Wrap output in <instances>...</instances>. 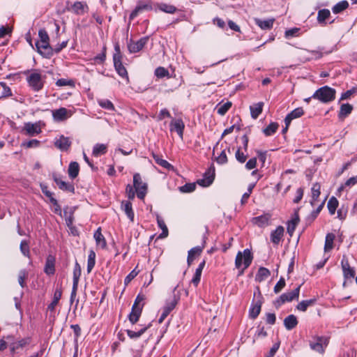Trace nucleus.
Masks as SVG:
<instances>
[{"label":"nucleus","mask_w":357,"mask_h":357,"mask_svg":"<svg viewBox=\"0 0 357 357\" xmlns=\"http://www.w3.org/2000/svg\"><path fill=\"white\" fill-rule=\"evenodd\" d=\"M335 89L324 86L317 89L312 95V98L323 103H328L335 100Z\"/></svg>","instance_id":"1"},{"label":"nucleus","mask_w":357,"mask_h":357,"mask_svg":"<svg viewBox=\"0 0 357 357\" xmlns=\"http://www.w3.org/2000/svg\"><path fill=\"white\" fill-rule=\"evenodd\" d=\"M145 299V296L142 294H138L135 298L132 307V311L129 314V320L132 324L137 323L141 316L144 303H142Z\"/></svg>","instance_id":"2"},{"label":"nucleus","mask_w":357,"mask_h":357,"mask_svg":"<svg viewBox=\"0 0 357 357\" xmlns=\"http://www.w3.org/2000/svg\"><path fill=\"white\" fill-rule=\"evenodd\" d=\"M115 53L113 55V61L115 70L117 73L122 77L128 79V72L126 68L123 66L121 61V54L119 45H116L114 47Z\"/></svg>","instance_id":"3"},{"label":"nucleus","mask_w":357,"mask_h":357,"mask_svg":"<svg viewBox=\"0 0 357 357\" xmlns=\"http://www.w3.org/2000/svg\"><path fill=\"white\" fill-rule=\"evenodd\" d=\"M252 260V255L249 249H245L243 252H238L236 257L235 265L237 268H239L243 264V270L247 268L251 264Z\"/></svg>","instance_id":"4"},{"label":"nucleus","mask_w":357,"mask_h":357,"mask_svg":"<svg viewBox=\"0 0 357 357\" xmlns=\"http://www.w3.org/2000/svg\"><path fill=\"white\" fill-rule=\"evenodd\" d=\"M29 85L36 91L43 87V81L41 74L37 70L31 72L26 77Z\"/></svg>","instance_id":"5"},{"label":"nucleus","mask_w":357,"mask_h":357,"mask_svg":"<svg viewBox=\"0 0 357 357\" xmlns=\"http://www.w3.org/2000/svg\"><path fill=\"white\" fill-rule=\"evenodd\" d=\"M133 183L137 197L140 199H143L146 194L147 186L146 183L142 182L139 174L137 173L134 174Z\"/></svg>","instance_id":"6"},{"label":"nucleus","mask_w":357,"mask_h":357,"mask_svg":"<svg viewBox=\"0 0 357 357\" xmlns=\"http://www.w3.org/2000/svg\"><path fill=\"white\" fill-rule=\"evenodd\" d=\"M301 285L290 292L282 294L280 298L275 301L276 307L280 306L285 302H290L294 299H298L300 293Z\"/></svg>","instance_id":"7"},{"label":"nucleus","mask_w":357,"mask_h":357,"mask_svg":"<svg viewBox=\"0 0 357 357\" xmlns=\"http://www.w3.org/2000/svg\"><path fill=\"white\" fill-rule=\"evenodd\" d=\"M149 39V36L141 38L137 41L130 40L128 43V48L130 53H137L142 50L145 45L148 43Z\"/></svg>","instance_id":"8"},{"label":"nucleus","mask_w":357,"mask_h":357,"mask_svg":"<svg viewBox=\"0 0 357 357\" xmlns=\"http://www.w3.org/2000/svg\"><path fill=\"white\" fill-rule=\"evenodd\" d=\"M52 117L55 121H63L73 115V112L65 107H60L58 109L52 111Z\"/></svg>","instance_id":"9"},{"label":"nucleus","mask_w":357,"mask_h":357,"mask_svg":"<svg viewBox=\"0 0 357 357\" xmlns=\"http://www.w3.org/2000/svg\"><path fill=\"white\" fill-rule=\"evenodd\" d=\"M257 291H258V299H257V301H256L255 302H253L252 303V305L249 310V315L253 319H256L258 317V315L259 314L260 311H261V304H262V301H261L262 297H261V294L259 291V288L257 289Z\"/></svg>","instance_id":"10"},{"label":"nucleus","mask_w":357,"mask_h":357,"mask_svg":"<svg viewBox=\"0 0 357 357\" xmlns=\"http://www.w3.org/2000/svg\"><path fill=\"white\" fill-rule=\"evenodd\" d=\"M23 130L26 135L29 136H35L42 132L40 123H25L23 127Z\"/></svg>","instance_id":"11"},{"label":"nucleus","mask_w":357,"mask_h":357,"mask_svg":"<svg viewBox=\"0 0 357 357\" xmlns=\"http://www.w3.org/2000/svg\"><path fill=\"white\" fill-rule=\"evenodd\" d=\"M327 344V338L324 337H317V341L315 342H310V346L312 350L319 353H323L324 351V347H326Z\"/></svg>","instance_id":"12"},{"label":"nucleus","mask_w":357,"mask_h":357,"mask_svg":"<svg viewBox=\"0 0 357 357\" xmlns=\"http://www.w3.org/2000/svg\"><path fill=\"white\" fill-rule=\"evenodd\" d=\"M36 46L38 49V52L46 58H50L53 55V48L47 43V45L45 43H42L41 41H37Z\"/></svg>","instance_id":"13"},{"label":"nucleus","mask_w":357,"mask_h":357,"mask_svg":"<svg viewBox=\"0 0 357 357\" xmlns=\"http://www.w3.org/2000/svg\"><path fill=\"white\" fill-rule=\"evenodd\" d=\"M185 125L181 119H173L170 123V130L176 131L180 138L182 139L183 137V130Z\"/></svg>","instance_id":"14"},{"label":"nucleus","mask_w":357,"mask_h":357,"mask_svg":"<svg viewBox=\"0 0 357 357\" xmlns=\"http://www.w3.org/2000/svg\"><path fill=\"white\" fill-rule=\"evenodd\" d=\"M54 146L61 151H65L71 146V141L68 137L61 135L55 140Z\"/></svg>","instance_id":"15"},{"label":"nucleus","mask_w":357,"mask_h":357,"mask_svg":"<svg viewBox=\"0 0 357 357\" xmlns=\"http://www.w3.org/2000/svg\"><path fill=\"white\" fill-rule=\"evenodd\" d=\"M215 176V172L214 169L208 170L207 172H206L204 175V178L202 179H199L197 181V183L203 187H208L209 186L213 181Z\"/></svg>","instance_id":"16"},{"label":"nucleus","mask_w":357,"mask_h":357,"mask_svg":"<svg viewBox=\"0 0 357 357\" xmlns=\"http://www.w3.org/2000/svg\"><path fill=\"white\" fill-rule=\"evenodd\" d=\"M44 271L47 275H53L55 272V257L51 255H48L44 268Z\"/></svg>","instance_id":"17"},{"label":"nucleus","mask_w":357,"mask_h":357,"mask_svg":"<svg viewBox=\"0 0 357 357\" xmlns=\"http://www.w3.org/2000/svg\"><path fill=\"white\" fill-rule=\"evenodd\" d=\"M54 181L61 190L70 192H74L75 188L72 183H66L55 175L54 176Z\"/></svg>","instance_id":"18"},{"label":"nucleus","mask_w":357,"mask_h":357,"mask_svg":"<svg viewBox=\"0 0 357 357\" xmlns=\"http://www.w3.org/2000/svg\"><path fill=\"white\" fill-rule=\"evenodd\" d=\"M303 109L301 107H298L287 114L284 119L285 124L289 126L291 121L296 118L301 117L303 114Z\"/></svg>","instance_id":"19"},{"label":"nucleus","mask_w":357,"mask_h":357,"mask_svg":"<svg viewBox=\"0 0 357 357\" xmlns=\"http://www.w3.org/2000/svg\"><path fill=\"white\" fill-rule=\"evenodd\" d=\"M284 234V228L282 226H278L274 231L271 234V241L278 245L282 239Z\"/></svg>","instance_id":"20"},{"label":"nucleus","mask_w":357,"mask_h":357,"mask_svg":"<svg viewBox=\"0 0 357 357\" xmlns=\"http://www.w3.org/2000/svg\"><path fill=\"white\" fill-rule=\"evenodd\" d=\"M299 216L298 212H295L294 217L287 223V233L292 236L297 225L299 222Z\"/></svg>","instance_id":"21"},{"label":"nucleus","mask_w":357,"mask_h":357,"mask_svg":"<svg viewBox=\"0 0 357 357\" xmlns=\"http://www.w3.org/2000/svg\"><path fill=\"white\" fill-rule=\"evenodd\" d=\"M353 110V106L349 103H344L341 105L338 117L340 119H344L349 114L351 113Z\"/></svg>","instance_id":"22"},{"label":"nucleus","mask_w":357,"mask_h":357,"mask_svg":"<svg viewBox=\"0 0 357 357\" xmlns=\"http://www.w3.org/2000/svg\"><path fill=\"white\" fill-rule=\"evenodd\" d=\"M263 106H264V102H259L254 104L250 107L251 116L253 119H256L258 118V116L262 112Z\"/></svg>","instance_id":"23"},{"label":"nucleus","mask_w":357,"mask_h":357,"mask_svg":"<svg viewBox=\"0 0 357 357\" xmlns=\"http://www.w3.org/2000/svg\"><path fill=\"white\" fill-rule=\"evenodd\" d=\"M254 20L257 25H258L261 29L264 30L271 29L274 22V19L262 20L259 18H255Z\"/></svg>","instance_id":"24"},{"label":"nucleus","mask_w":357,"mask_h":357,"mask_svg":"<svg viewBox=\"0 0 357 357\" xmlns=\"http://www.w3.org/2000/svg\"><path fill=\"white\" fill-rule=\"evenodd\" d=\"M297 324V318L294 314L287 316L284 320V325L287 330H291L294 328Z\"/></svg>","instance_id":"25"},{"label":"nucleus","mask_w":357,"mask_h":357,"mask_svg":"<svg viewBox=\"0 0 357 357\" xmlns=\"http://www.w3.org/2000/svg\"><path fill=\"white\" fill-rule=\"evenodd\" d=\"M202 250L203 247L197 246L188 251L187 261L189 266L191 264L196 256L200 255Z\"/></svg>","instance_id":"26"},{"label":"nucleus","mask_w":357,"mask_h":357,"mask_svg":"<svg viewBox=\"0 0 357 357\" xmlns=\"http://www.w3.org/2000/svg\"><path fill=\"white\" fill-rule=\"evenodd\" d=\"M79 172V165L77 162H71L69 165L68 172L69 177L72 179L75 178Z\"/></svg>","instance_id":"27"},{"label":"nucleus","mask_w":357,"mask_h":357,"mask_svg":"<svg viewBox=\"0 0 357 357\" xmlns=\"http://www.w3.org/2000/svg\"><path fill=\"white\" fill-rule=\"evenodd\" d=\"M107 146L104 144H96L93 149L92 154L95 157H98L106 153Z\"/></svg>","instance_id":"28"},{"label":"nucleus","mask_w":357,"mask_h":357,"mask_svg":"<svg viewBox=\"0 0 357 357\" xmlns=\"http://www.w3.org/2000/svg\"><path fill=\"white\" fill-rule=\"evenodd\" d=\"M121 208L128 218L132 222L134 220V212L132 211V204L130 202H123Z\"/></svg>","instance_id":"29"},{"label":"nucleus","mask_w":357,"mask_h":357,"mask_svg":"<svg viewBox=\"0 0 357 357\" xmlns=\"http://www.w3.org/2000/svg\"><path fill=\"white\" fill-rule=\"evenodd\" d=\"M205 263L206 262L204 260L202 263L199 264L198 268L195 271V275L193 276V278L192 279V282L195 286H197V284L200 282L202 270L204 268Z\"/></svg>","instance_id":"30"},{"label":"nucleus","mask_w":357,"mask_h":357,"mask_svg":"<svg viewBox=\"0 0 357 357\" xmlns=\"http://www.w3.org/2000/svg\"><path fill=\"white\" fill-rule=\"evenodd\" d=\"M94 238L98 245L100 246L102 248H105L106 247V241L101 233L100 228H98L94 233Z\"/></svg>","instance_id":"31"},{"label":"nucleus","mask_w":357,"mask_h":357,"mask_svg":"<svg viewBox=\"0 0 357 357\" xmlns=\"http://www.w3.org/2000/svg\"><path fill=\"white\" fill-rule=\"evenodd\" d=\"M335 238V234L333 233L327 234L325 240L324 251L328 252L333 248V241Z\"/></svg>","instance_id":"32"},{"label":"nucleus","mask_w":357,"mask_h":357,"mask_svg":"<svg viewBox=\"0 0 357 357\" xmlns=\"http://www.w3.org/2000/svg\"><path fill=\"white\" fill-rule=\"evenodd\" d=\"M269 217L267 215H260L253 218L252 222L260 227H265L268 225Z\"/></svg>","instance_id":"33"},{"label":"nucleus","mask_w":357,"mask_h":357,"mask_svg":"<svg viewBox=\"0 0 357 357\" xmlns=\"http://www.w3.org/2000/svg\"><path fill=\"white\" fill-rule=\"evenodd\" d=\"M331 16V12L328 9H321L317 14V21L321 24H326V20Z\"/></svg>","instance_id":"34"},{"label":"nucleus","mask_w":357,"mask_h":357,"mask_svg":"<svg viewBox=\"0 0 357 357\" xmlns=\"http://www.w3.org/2000/svg\"><path fill=\"white\" fill-rule=\"evenodd\" d=\"M62 291L61 289H56L54 294V298L52 303L48 305V310L50 311H54L55 307L58 304L59 300L61 298Z\"/></svg>","instance_id":"35"},{"label":"nucleus","mask_w":357,"mask_h":357,"mask_svg":"<svg viewBox=\"0 0 357 357\" xmlns=\"http://www.w3.org/2000/svg\"><path fill=\"white\" fill-rule=\"evenodd\" d=\"M270 275L271 273L268 268L261 267L259 268L258 272L256 275V280L259 282H261L266 280Z\"/></svg>","instance_id":"36"},{"label":"nucleus","mask_w":357,"mask_h":357,"mask_svg":"<svg viewBox=\"0 0 357 357\" xmlns=\"http://www.w3.org/2000/svg\"><path fill=\"white\" fill-rule=\"evenodd\" d=\"M153 158L155 162L161 167L167 169H173V166L170 163H169L167 160L162 159L158 155L153 153Z\"/></svg>","instance_id":"37"},{"label":"nucleus","mask_w":357,"mask_h":357,"mask_svg":"<svg viewBox=\"0 0 357 357\" xmlns=\"http://www.w3.org/2000/svg\"><path fill=\"white\" fill-rule=\"evenodd\" d=\"M315 302H316V299L315 298L303 301L300 302L298 304L296 308L298 310H301L302 312H305V311H306V310L307 309V307L309 306L313 305L315 303Z\"/></svg>","instance_id":"38"},{"label":"nucleus","mask_w":357,"mask_h":357,"mask_svg":"<svg viewBox=\"0 0 357 357\" xmlns=\"http://www.w3.org/2000/svg\"><path fill=\"white\" fill-rule=\"evenodd\" d=\"M29 343V339H22L20 341L13 342L10 341V349L12 352H14L15 350L22 348Z\"/></svg>","instance_id":"39"},{"label":"nucleus","mask_w":357,"mask_h":357,"mask_svg":"<svg viewBox=\"0 0 357 357\" xmlns=\"http://www.w3.org/2000/svg\"><path fill=\"white\" fill-rule=\"evenodd\" d=\"M338 204H339V202H338L337 199L334 197H332L328 200L327 206H328V211H329V213L331 215L335 214V211L338 206Z\"/></svg>","instance_id":"40"},{"label":"nucleus","mask_w":357,"mask_h":357,"mask_svg":"<svg viewBox=\"0 0 357 357\" xmlns=\"http://www.w3.org/2000/svg\"><path fill=\"white\" fill-rule=\"evenodd\" d=\"M178 300L179 296H177L174 294L173 298L167 302L165 306L163 308L170 313V312L173 310L176 307Z\"/></svg>","instance_id":"41"},{"label":"nucleus","mask_w":357,"mask_h":357,"mask_svg":"<svg viewBox=\"0 0 357 357\" xmlns=\"http://www.w3.org/2000/svg\"><path fill=\"white\" fill-rule=\"evenodd\" d=\"M231 107V102L229 101H227L223 104H219L217 106V112L220 115H225L227 111L230 109Z\"/></svg>","instance_id":"42"},{"label":"nucleus","mask_w":357,"mask_h":357,"mask_svg":"<svg viewBox=\"0 0 357 357\" xmlns=\"http://www.w3.org/2000/svg\"><path fill=\"white\" fill-rule=\"evenodd\" d=\"M349 6V3L347 1H342L337 4H335L332 10L334 13H339L344 10L347 9Z\"/></svg>","instance_id":"43"},{"label":"nucleus","mask_w":357,"mask_h":357,"mask_svg":"<svg viewBox=\"0 0 357 357\" xmlns=\"http://www.w3.org/2000/svg\"><path fill=\"white\" fill-rule=\"evenodd\" d=\"M96 264V253L91 250L88 257L87 272L90 273L93 268Z\"/></svg>","instance_id":"44"},{"label":"nucleus","mask_w":357,"mask_h":357,"mask_svg":"<svg viewBox=\"0 0 357 357\" xmlns=\"http://www.w3.org/2000/svg\"><path fill=\"white\" fill-rule=\"evenodd\" d=\"M158 8L165 13L170 14L174 13L177 10L176 8L174 6L167 3L159 4Z\"/></svg>","instance_id":"45"},{"label":"nucleus","mask_w":357,"mask_h":357,"mask_svg":"<svg viewBox=\"0 0 357 357\" xmlns=\"http://www.w3.org/2000/svg\"><path fill=\"white\" fill-rule=\"evenodd\" d=\"M279 125L278 123H271L266 128L264 129L263 132L266 136H271L274 134L278 130Z\"/></svg>","instance_id":"46"},{"label":"nucleus","mask_w":357,"mask_h":357,"mask_svg":"<svg viewBox=\"0 0 357 357\" xmlns=\"http://www.w3.org/2000/svg\"><path fill=\"white\" fill-rule=\"evenodd\" d=\"M85 5L80 1L75 2L71 8V10L77 15L83 14L85 10Z\"/></svg>","instance_id":"47"},{"label":"nucleus","mask_w":357,"mask_h":357,"mask_svg":"<svg viewBox=\"0 0 357 357\" xmlns=\"http://www.w3.org/2000/svg\"><path fill=\"white\" fill-rule=\"evenodd\" d=\"M20 251L22 255L25 257H30V250L29 242L26 240H23L20 243Z\"/></svg>","instance_id":"48"},{"label":"nucleus","mask_w":357,"mask_h":357,"mask_svg":"<svg viewBox=\"0 0 357 357\" xmlns=\"http://www.w3.org/2000/svg\"><path fill=\"white\" fill-rule=\"evenodd\" d=\"M158 227L162 229V233L160 234V238H165L168 236V229L163 220L158 218L157 219Z\"/></svg>","instance_id":"49"},{"label":"nucleus","mask_w":357,"mask_h":357,"mask_svg":"<svg viewBox=\"0 0 357 357\" xmlns=\"http://www.w3.org/2000/svg\"><path fill=\"white\" fill-rule=\"evenodd\" d=\"M82 269L80 265L77 261L75 262L73 269V283H79V280L81 275Z\"/></svg>","instance_id":"50"},{"label":"nucleus","mask_w":357,"mask_h":357,"mask_svg":"<svg viewBox=\"0 0 357 357\" xmlns=\"http://www.w3.org/2000/svg\"><path fill=\"white\" fill-rule=\"evenodd\" d=\"M99 105L109 111H114V106L112 104V102L107 99H101L98 100Z\"/></svg>","instance_id":"51"},{"label":"nucleus","mask_w":357,"mask_h":357,"mask_svg":"<svg viewBox=\"0 0 357 357\" xmlns=\"http://www.w3.org/2000/svg\"><path fill=\"white\" fill-rule=\"evenodd\" d=\"M28 277V271L25 269L20 270L18 274V282L22 287L25 286V280Z\"/></svg>","instance_id":"52"},{"label":"nucleus","mask_w":357,"mask_h":357,"mask_svg":"<svg viewBox=\"0 0 357 357\" xmlns=\"http://www.w3.org/2000/svg\"><path fill=\"white\" fill-rule=\"evenodd\" d=\"M146 330H147V327H144L137 332H135V331H133L131 330H127L126 332H127L128 335L130 337V338L136 339V338L139 337L142 334H144Z\"/></svg>","instance_id":"53"},{"label":"nucleus","mask_w":357,"mask_h":357,"mask_svg":"<svg viewBox=\"0 0 357 357\" xmlns=\"http://www.w3.org/2000/svg\"><path fill=\"white\" fill-rule=\"evenodd\" d=\"M106 59V47H103L102 53L96 56L93 60L95 63L101 64Z\"/></svg>","instance_id":"54"},{"label":"nucleus","mask_w":357,"mask_h":357,"mask_svg":"<svg viewBox=\"0 0 357 357\" xmlns=\"http://www.w3.org/2000/svg\"><path fill=\"white\" fill-rule=\"evenodd\" d=\"M155 75L158 78L169 77V71L163 67H158L155 70Z\"/></svg>","instance_id":"55"},{"label":"nucleus","mask_w":357,"mask_h":357,"mask_svg":"<svg viewBox=\"0 0 357 357\" xmlns=\"http://www.w3.org/2000/svg\"><path fill=\"white\" fill-rule=\"evenodd\" d=\"M321 186L318 183L313 185L312 188V197L314 201L317 200L320 195Z\"/></svg>","instance_id":"56"},{"label":"nucleus","mask_w":357,"mask_h":357,"mask_svg":"<svg viewBox=\"0 0 357 357\" xmlns=\"http://www.w3.org/2000/svg\"><path fill=\"white\" fill-rule=\"evenodd\" d=\"M357 183V176H354L350 178H349L344 185H341L338 188V191H342L344 188L346 187H351Z\"/></svg>","instance_id":"57"},{"label":"nucleus","mask_w":357,"mask_h":357,"mask_svg":"<svg viewBox=\"0 0 357 357\" xmlns=\"http://www.w3.org/2000/svg\"><path fill=\"white\" fill-rule=\"evenodd\" d=\"M41 189H42V192L47 197L50 199V202L51 203H52L54 205H56L57 206L58 204H57V201L56 199H54L53 197H52V193L51 192H50L48 190H47V186H45V185H41Z\"/></svg>","instance_id":"58"},{"label":"nucleus","mask_w":357,"mask_h":357,"mask_svg":"<svg viewBox=\"0 0 357 357\" xmlns=\"http://www.w3.org/2000/svg\"><path fill=\"white\" fill-rule=\"evenodd\" d=\"M196 185L194 183H186L180 187V191L182 192H191L195 190Z\"/></svg>","instance_id":"59"},{"label":"nucleus","mask_w":357,"mask_h":357,"mask_svg":"<svg viewBox=\"0 0 357 357\" xmlns=\"http://www.w3.org/2000/svg\"><path fill=\"white\" fill-rule=\"evenodd\" d=\"M236 159L241 163H244L247 160V155L241 151V149H238L235 153Z\"/></svg>","instance_id":"60"},{"label":"nucleus","mask_w":357,"mask_h":357,"mask_svg":"<svg viewBox=\"0 0 357 357\" xmlns=\"http://www.w3.org/2000/svg\"><path fill=\"white\" fill-rule=\"evenodd\" d=\"M38 35L40 37V41H41L42 43H45L46 45H47V43H49V36L47 32L45 29H40Z\"/></svg>","instance_id":"61"},{"label":"nucleus","mask_w":357,"mask_h":357,"mask_svg":"<svg viewBox=\"0 0 357 357\" xmlns=\"http://www.w3.org/2000/svg\"><path fill=\"white\" fill-rule=\"evenodd\" d=\"M6 340L4 339H1L0 340V351H3L8 344H10V341L13 340V336L8 335L5 337Z\"/></svg>","instance_id":"62"},{"label":"nucleus","mask_w":357,"mask_h":357,"mask_svg":"<svg viewBox=\"0 0 357 357\" xmlns=\"http://www.w3.org/2000/svg\"><path fill=\"white\" fill-rule=\"evenodd\" d=\"M216 162L220 165H223L227 162V157L225 150H222L220 154L216 158Z\"/></svg>","instance_id":"63"},{"label":"nucleus","mask_w":357,"mask_h":357,"mask_svg":"<svg viewBox=\"0 0 357 357\" xmlns=\"http://www.w3.org/2000/svg\"><path fill=\"white\" fill-rule=\"evenodd\" d=\"M40 142L37 139H31L28 142H24L22 144V146H25L26 148H36L39 146Z\"/></svg>","instance_id":"64"}]
</instances>
